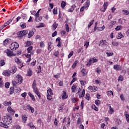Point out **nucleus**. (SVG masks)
<instances>
[{
	"label": "nucleus",
	"mask_w": 129,
	"mask_h": 129,
	"mask_svg": "<svg viewBox=\"0 0 129 129\" xmlns=\"http://www.w3.org/2000/svg\"><path fill=\"white\" fill-rule=\"evenodd\" d=\"M23 82V77L21 75H17L15 78V80L13 81L12 83L13 86H16L17 84H21Z\"/></svg>",
	"instance_id": "nucleus-1"
},
{
	"label": "nucleus",
	"mask_w": 129,
	"mask_h": 129,
	"mask_svg": "<svg viewBox=\"0 0 129 129\" xmlns=\"http://www.w3.org/2000/svg\"><path fill=\"white\" fill-rule=\"evenodd\" d=\"M3 121L5 124H11V122H13V119L12 117L10 116H6L3 118Z\"/></svg>",
	"instance_id": "nucleus-2"
},
{
	"label": "nucleus",
	"mask_w": 129,
	"mask_h": 129,
	"mask_svg": "<svg viewBox=\"0 0 129 129\" xmlns=\"http://www.w3.org/2000/svg\"><path fill=\"white\" fill-rule=\"evenodd\" d=\"M72 92H77V93H80V91H81V88L80 87H78L77 85H73V86L71 87Z\"/></svg>",
	"instance_id": "nucleus-3"
},
{
	"label": "nucleus",
	"mask_w": 129,
	"mask_h": 129,
	"mask_svg": "<svg viewBox=\"0 0 129 129\" xmlns=\"http://www.w3.org/2000/svg\"><path fill=\"white\" fill-rule=\"evenodd\" d=\"M28 54L26 55V58H30L33 54H34V51L33 50V46H29L28 49Z\"/></svg>",
	"instance_id": "nucleus-4"
},
{
	"label": "nucleus",
	"mask_w": 129,
	"mask_h": 129,
	"mask_svg": "<svg viewBox=\"0 0 129 129\" xmlns=\"http://www.w3.org/2000/svg\"><path fill=\"white\" fill-rule=\"evenodd\" d=\"M10 48L11 50L15 51V50H17L19 48V44L17 43V42H13L11 44Z\"/></svg>",
	"instance_id": "nucleus-5"
},
{
	"label": "nucleus",
	"mask_w": 129,
	"mask_h": 129,
	"mask_svg": "<svg viewBox=\"0 0 129 129\" xmlns=\"http://www.w3.org/2000/svg\"><path fill=\"white\" fill-rule=\"evenodd\" d=\"M28 30H23L20 32H17V35L18 37H24V36H26V35L28 34Z\"/></svg>",
	"instance_id": "nucleus-6"
},
{
	"label": "nucleus",
	"mask_w": 129,
	"mask_h": 129,
	"mask_svg": "<svg viewBox=\"0 0 129 129\" xmlns=\"http://www.w3.org/2000/svg\"><path fill=\"white\" fill-rule=\"evenodd\" d=\"M4 53L6 54L8 57H13V56L15 55L14 52L10 49H6L4 51Z\"/></svg>",
	"instance_id": "nucleus-7"
},
{
	"label": "nucleus",
	"mask_w": 129,
	"mask_h": 129,
	"mask_svg": "<svg viewBox=\"0 0 129 129\" xmlns=\"http://www.w3.org/2000/svg\"><path fill=\"white\" fill-rule=\"evenodd\" d=\"M90 3V2L89 1V0H87L85 5L81 8L80 12H83L84 10H87V9L89 7Z\"/></svg>",
	"instance_id": "nucleus-8"
},
{
	"label": "nucleus",
	"mask_w": 129,
	"mask_h": 129,
	"mask_svg": "<svg viewBox=\"0 0 129 129\" xmlns=\"http://www.w3.org/2000/svg\"><path fill=\"white\" fill-rule=\"evenodd\" d=\"M98 61V59H96L95 57H93L90 59L88 63L87 64V66H90V64H93V63H96V62Z\"/></svg>",
	"instance_id": "nucleus-9"
},
{
	"label": "nucleus",
	"mask_w": 129,
	"mask_h": 129,
	"mask_svg": "<svg viewBox=\"0 0 129 129\" xmlns=\"http://www.w3.org/2000/svg\"><path fill=\"white\" fill-rule=\"evenodd\" d=\"M33 92H34V93H35V94H37V95L39 97V98H41V94L40 93H39V90H38V88H33Z\"/></svg>",
	"instance_id": "nucleus-10"
},
{
	"label": "nucleus",
	"mask_w": 129,
	"mask_h": 129,
	"mask_svg": "<svg viewBox=\"0 0 129 129\" xmlns=\"http://www.w3.org/2000/svg\"><path fill=\"white\" fill-rule=\"evenodd\" d=\"M3 74L4 76H11V70L4 71L3 73Z\"/></svg>",
	"instance_id": "nucleus-11"
},
{
	"label": "nucleus",
	"mask_w": 129,
	"mask_h": 129,
	"mask_svg": "<svg viewBox=\"0 0 129 129\" xmlns=\"http://www.w3.org/2000/svg\"><path fill=\"white\" fill-rule=\"evenodd\" d=\"M88 89L91 92H95V91H97V88L94 86H90L88 87Z\"/></svg>",
	"instance_id": "nucleus-12"
},
{
	"label": "nucleus",
	"mask_w": 129,
	"mask_h": 129,
	"mask_svg": "<svg viewBox=\"0 0 129 129\" xmlns=\"http://www.w3.org/2000/svg\"><path fill=\"white\" fill-rule=\"evenodd\" d=\"M61 98L63 100L67 99V98H68V95H67V93H66V91H63V93L61 94Z\"/></svg>",
	"instance_id": "nucleus-13"
},
{
	"label": "nucleus",
	"mask_w": 129,
	"mask_h": 129,
	"mask_svg": "<svg viewBox=\"0 0 129 129\" xmlns=\"http://www.w3.org/2000/svg\"><path fill=\"white\" fill-rule=\"evenodd\" d=\"M28 117H27V115L25 114L22 115V121L23 123H26Z\"/></svg>",
	"instance_id": "nucleus-14"
},
{
	"label": "nucleus",
	"mask_w": 129,
	"mask_h": 129,
	"mask_svg": "<svg viewBox=\"0 0 129 129\" xmlns=\"http://www.w3.org/2000/svg\"><path fill=\"white\" fill-rule=\"evenodd\" d=\"M26 108L27 109H28V110H30L32 113H34V112H35V109L33 108V107H31L30 105H28L26 106Z\"/></svg>",
	"instance_id": "nucleus-15"
},
{
	"label": "nucleus",
	"mask_w": 129,
	"mask_h": 129,
	"mask_svg": "<svg viewBox=\"0 0 129 129\" xmlns=\"http://www.w3.org/2000/svg\"><path fill=\"white\" fill-rule=\"evenodd\" d=\"M99 45L101 47H105V46H106V45H107V42L105 40H101L100 41Z\"/></svg>",
	"instance_id": "nucleus-16"
},
{
	"label": "nucleus",
	"mask_w": 129,
	"mask_h": 129,
	"mask_svg": "<svg viewBox=\"0 0 129 129\" xmlns=\"http://www.w3.org/2000/svg\"><path fill=\"white\" fill-rule=\"evenodd\" d=\"M84 95H85V90L83 89L82 91L80 93L79 97V98H82V97H84Z\"/></svg>",
	"instance_id": "nucleus-17"
},
{
	"label": "nucleus",
	"mask_w": 129,
	"mask_h": 129,
	"mask_svg": "<svg viewBox=\"0 0 129 129\" xmlns=\"http://www.w3.org/2000/svg\"><path fill=\"white\" fill-rule=\"evenodd\" d=\"M113 68L115 70H116L117 71L121 70V66L118 64L114 65Z\"/></svg>",
	"instance_id": "nucleus-18"
},
{
	"label": "nucleus",
	"mask_w": 129,
	"mask_h": 129,
	"mask_svg": "<svg viewBox=\"0 0 129 129\" xmlns=\"http://www.w3.org/2000/svg\"><path fill=\"white\" fill-rule=\"evenodd\" d=\"M83 76H86L87 73H88V71L85 69H83L81 71Z\"/></svg>",
	"instance_id": "nucleus-19"
},
{
	"label": "nucleus",
	"mask_w": 129,
	"mask_h": 129,
	"mask_svg": "<svg viewBox=\"0 0 129 129\" xmlns=\"http://www.w3.org/2000/svg\"><path fill=\"white\" fill-rule=\"evenodd\" d=\"M107 6H108V2H105L103 5V10H101L102 12H105L106 11V9L107 8Z\"/></svg>",
	"instance_id": "nucleus-20"
},
{
	"label": "nucleus",
	"mask_w": 129,
	"mask_h": 129,
	"mask_svg": "<svg viewBox=\"0 0 129 129\" xmlns=\"http://www.w3.org/2000/svg\"><path fill=\"white\" fill-rule=\"evenodd\" d=\"M53 49V46H52V42H48V50L51 52V50Z\"/></svg>",
	"instance_id": "nucleus-21"
},
{
	"label": "nucleus",
	"mask_w": 129,
	"mask_h": 129,
	"mask_svg": "<svg viewBox=\"0 0 129 129\" xmlns=\"http://www.w3.org/2000/svg\"><path fill=\"white\" fill-rule=\"evenodd\" d=\"M113 112H114V109L113 108L111 107V106H109L108 113L109 114H113Z\"/></svg>",
	"instance_id": "nucleus-22"
},
{
	"label": "nucleus",
	"mask_w": 129,
	"mask_h": 129,
	"mask_svg": "<svg viewBox=\"0 0 129 129\" xmlns=\"http://www.w3.org/2000/svg\"><path fill=\"white\" fill-rule=\"evenodd\" d=\"M7 110L8 112H10V113H15V110L12 108L11 106H9L8 107Z\"/></svg>",
	"instance_id": "nucleus-23"
},
{
	"label": "nucleus",
	"mask_w": 129,
	"mask_h": 129,
	"mask_svg": "<svg viewBox=\"0 0 129 129\" xmlns=\"http://www.w3.org/2000/svg\"><path fill=\"white\" fill-rule=\"evenodd\" d=\"M3 104L5 106H9V105H12V102H11V101H5Z\"/></svg>",
	"instance_id": "nucleus-24"
},
{
	"label": "nucleus",
	"mask_w": 129,
	"mask_h": 129,
	"mask_svg": "<svg viewBox=\"0 0 129 129\" xmlns=\"http://www.w3.org/2000/svg\"><path fill=\"white\" fill-rule=\"evenodd\" d=\"M28 94L30 96V97L32 98V100H33V101H35L36 100V99L35 98V96H34V95L32 94L31 92H29Z\"/></svg>",
	"instance_id": "nucleus-25"
},
{
	"label": "nucleus",
	"mask_w": 129,
	"mask_h": 129,
	"mask_svg": "<svg viewBox=\"0 0 129 129\" xmlns=\"http://www.w3.org/2000/svg\"><path fill=\"white\" fill-rule=\"evenodd\" d=\"M33 36H34V31H30L28 35V38H32Z\"/></svg>",
	"instance_id": "nucleus-26"
},
{
	"label": "nucleus",
	"mask_w": 129,
	"mask_h": 129,
	"mask_svg": "<svg viewBox=\"0 0 129 129\" xmlns=\"http://www.w3.org/2000/svg\"><path fill=\"white\" fill-rule=\"evenodd\" d=\"M0 126L2 127H5V128H8L9 127L8 125H7L5 123H3L2 122H0Z\"/></svg>",
	"instance_id": "nucleus-27"
},
{
	"label": "nucleus",
	"mask_w": 129,
	"mask_h": 129,
	"mask_svg": "<svg viewBox=\"0 0 129 129\" xmlns=\"http://www.w3.org/2000/svg\"><path fill=\"white\" fill-rule=\"evenodd\" d=\"M47 95H53V91L51 88L47 90Z\"/></svg>",
	"instance_id": "nucleus-28"
},
{
	"label": "nucleus",
	"mask_w": 129,
	"mask_h": 129,
	"mask_svg": "<svg viewBox=\"0 0 129 129\" xmlns=\"http://www.w3.org/2000/svg\"><path fill=\"white\" fill-rule=\"evenodd\" d=\"M75 8H76V6H75V5H73L72 7L68 10V12L72 13V12L74 11V9H75Z\"/></svg>",
	"instance_id": "nucleus-29"
},
{
	"label": "nucleus",
	"mask_w": 129,
	"mask_h": 129,
	"mask_svg": "<svg viewBox=\"0 0 129 129\" xmlns=\"http://www.w3.org/2000/svg\"><path fill=\"white\" fill-rule=\"evenodd\" d=\"M122 13H123V14L125 15V16H128V15H129L128 10H123L122 11Z\"/></svg>",
	"instance_id": "nucleus-30"
},
{
	"label": "nucleus",
	"mask_w": 129,
	"mask_h": 129,
	"mask_svg": "<svg viewBox=\"0 0 129 129\" xmlns=\"http://www.w3.org/2000/svg\"><path fill=\"white\" fill-rule=\"evenodd\" d=\"M17 72V68L14 67L12 70H10V73H12V74H15Z\"/></svg>",
	"instance_id": "nucleus-31"
},
{
	"label": "nucleus",
	"mask_w": 129,
	"mask_h": 129,
	"mask_svg": "<svg viewBox=\"0 0 129 129\" xmlns=\"http://www.w3.org/2000/svg\"><path fill=\"white\" fill-rule=\"evenodd\" d=\"M116 38L117 39H121V38H123V35H122V34H121V33H118L117 36H116Z\"/></svg>",
	"instance_id": "nucleus-32"
},
{
	"label": "nucleus",
	"mask_w": 129,
	"mask_h": 129,
	"mask_svg": "<svg viewBox=\"0 0 129 129\" xmlns=\"http://www.w3.org/2000/svg\"><path fill=\"white\" fill-rule=\"evenodd\" d=\"M115 24H116V22L114 21H111L110 23L109 28H112V27H113V25H115Z\"/></svg>",
	"instance_id": "nucleus-33"
},
{
	"label": "nucleus",
	"mask_w": 129,
	"mask_h": 129,
	"mask_svg": "<svg viewBox=\"0 0 129 129\" xmlns=\"http://www.w3.org/2000/svg\"><path fill=\"white\" fill-rule=\"evenodd\" d=\"M107 95H108V96H110V95H112V96H113V92H112V91H107L106 92Z\"/></svg>",
	"instance_id": "nucleus-34"
},
{
	"label": "nucleus",
	"mask_w": 129,
	"mask_h": 129,
	"mask_svg": "<svg viewBox=\"0 0 129 129\" xmlns=\"http://www.w3.org/2000/svg\"><path fill=\"white\" fill-rule=\"evenodd\" d=\"M105 27L104 25H103L101 27H97V31H99V32H101V31H103V29H105Z\"/></svg>",
	"instance_id": "nucleus-35"
},
{
	"label": "nucleus",
	"mask_w": 129,
	"mask_h": 129,
	"mask_svg": "<svg viewBox=\"0 0 129 129\" xmlns=\"http://www.w3.org/2000/svg\"><path fill=\"white\" fill-rule=\"evenodd\" d=\"M93 23H94V20H92L88 24V29H89L92 25H93Z\"/></svg>",
	"instance_id": "nucleus-36"
},
{
	"label": "nucleus",
	"mask_w": 129,
	"mask_h": 129,
	"mask_svg": "<svg viewBox=\"0 0 129 129\" xmlns=\"http://www.w3.org/2000/svg\"><path fill=\"white\" fill-rule=\"evenodd\" d=\"M20 26L21 27L22 29H25V28H26V23L21 22L20 23Z\"/></svg>",
	"instance_id": "nucleus-37"
},
{
	"label": "nucleus",
	"mask_w": 129,
	"mask_h": 129,
	"mask_svg": "<svg viewBox=\"0 0 129 129\" xmlns=\"http://www.w3.org/2000/svg\"><path fill=\"white\" fill-rule=\"evenodd\" d=\"M42 17H40L39 18L36 17L35 18V21L36 22H40V21H42Z\"/></svg>",
	"instance_id": "nucleus-38"
},
{
	"label": "nucleus",
	"mask_w": 129,
	"mask_h": 129,
	"mask_svg": "<svg viewBox=\"0 0 129 129\" xmlns=\"http://www.w3.org/2000/svg\"><path fill=\"white\" fill-rule=\"evenodd\" d=\"M57 27H58V24L55 22L52 25V28L53 30H56V29H57Z\"/></svg>",
	"instance_id": "nucleus-39"
},
{
	"label": "nucleus",
	"mask_w": 129,
	"mask_h": 129,
	"mask_svg": "<svg viewBox=\"0 0 129 129\" xmlns=\"http://www.w3.org/2000/svg\"><path fill=\"white\" fill-rule=\"evenodd\" d=\"M5 64H6V62H5V60L4 59H2L0 61V66L3 67Z\"/></svg>",
	"instance_id": "nucleus-40"
},
{
	"label": "nucleus",
	"mask_w": 129,
	"mask_h": 129,
	"mask_svg": "<svg viewBox=\"0 0 129 129\" xmlns=\"http://www.w3.org/2000/svg\"><path fill=\"white\" fill-rule=\"evenodd\" d=\"M9 39H6L4 41V45L5 46H7V45H8V44H9Z\"/></svg>",
	"instance_id": "nucleus-41"
},
{
	"label": "nucleus",
	"mask_w": 129,
	"mask_h": 129,
	"mask_svg": "<svg viewBox=\"0 0 129 129\" xmlns=\"http://www.w3.org/2000/svg\"><path fill=\"white\" fill-rule=\"evenodd\" d=\"M66 6V2L62 1L61 3V7L62 9H64V7Z\"/></svg>",
	"instance_id": "nucleus-42"
},
{
	"label": "nucleus",
	"mask_w": 129,
	"mask_h": 129,
	"mask_svg": "<svg viewBox=\"0 0 129 129\" xmlns=\"http://www.w3.org/2000/svg\"><path fill=\"white\" fill-rule=\"evenodd\" d=\"M112 45H113V46H114L115 47H116L117 46H118V42L116 41H112Z\"/></svg>",
	"instance_id": "nucleus-43"
},
{
	"label": "nucleus",
	"mask_w": 129,
	"mask_h": 129,
	"mask_svg": "<svg viewBox=\"0 0 129 129\" xmlns=\"http://www.w3.org/2000/svg\"><path fill=\"white\" fill-rule=\"evenodd\" d=\"M121 29H122V26H116V27L115 28V30L116 31H119V30H121Z\"/></svg>",
	"instance_id": "nucleus-44"
},
{
	"label": "nucleus",
	"mask_w": 129,
	"mask_h": 129,
	"mask_svg": "<svg viewBox=\"0 0 129 129\" xmlns=\"http://www.w3.org/2000/svg\"><path fill=\"white\" fill-rule=\"evenodd\" d=\"M37 88V84L36 83V80L33 81V83L32 84V88Z\"/></svg>",
	"instance_id": "nucleus-45"
},
{
	"label": "nucleus",
	"mask_w": 129,
	"mask_h": 129,
	"mask_svg": "<svg viewBox=\"0 0 129 129\" xmlns=\"http://www.w3.org/2000/svg\"><path fill=\"white\" fill-rule=\"evenodd\" d=\"M77 63H78V60H76L74 62V63H73V64L72 66V67H73V69H74V68H75V67H76V66L77 65Z\"/></svg>",
	"instance_id": "nucleus-46"
},
{
	"label": "nucleus",
	"mask_w": 129,
	"mask_h": 129,
	"mask_svg": "<svg viewBox=\"0 0 129 129\" xmlns=\"http://www.w3.org/2000/svg\"><path fill=\"white\" fill-rule=\"evenodd\" d=\"M73 54H74V52L72 51L70 52L69 54L68 55V58L70 59L72 56H73Z\"/></svg>",
	"instance_id": "nucleus-47"
},
{
	"label": "nucleus",
	"mask_w": 129,
	"mask_h": 129,
	"mask_svg": "<svg viewBox=\"0 0 129 129\" xmlns=\"http://www.w3.org/2000/svg\"><path fill=\"white\" fill-rule=\"evenodd\" d=\"M77 123L78 124H81V123H82V119H81V118H78Z\"/></svg>",
	"instance_id": "nucleus-48"
},
{
	"label": "nucleus",
	"mask_w": 129,
	"mask_h": 129,
	"mask_svg": "<svg viewBox=\"0 0 129 129\" xmlns=\"http://www.w3.org/2000/svg\"><path fill=\"white\" fill-rule=\"evenodd\" d=\"M52 12L54 15H57L58 14L57 8H54L53 9Z\"/></svg>",
	"instance_id": "nucleus-49"
},
{
	"label": "nucleus",
	"mask_w": 129,
	"mask_h": 129,
	"mask_svg": "<svg viewBox=\"0 0 129 129\" xmlns=\"http://www.w3.org/2000/svg\"><path fill=\"white\" fill-rule=\"evenodd\" d=\"M107 57H111L113 55V52H106Z\"/></svg>",
	"instance_id": "nucleus-50"
},
{
	"label": "nucleus",
	"mask_w": 129,
	"mask_h": 129,
	"mask_svg": "<svg viewBox=\"0 0 129 129\" xmlns=\"http://www.w3.org/2000/svg\"><path fill=\"white\" fill-rule=\"evenodd\" d=\"M89 46V41L85 42L84 44V46L86 47V49H87Z\"/></svg>",
	"instance_id": "nucleus-51"
},
{
	"label": "nucleus",
	"mask_w": 129,
	"mask_h": 129,
	"mask_svg": "<svg viewBox=\"0 0 129 129\" xmlns=\"http://www.w3.org/2000/svg\"><path fill=\"white\" fill-rule=\"evenodd\" d=\"M96 72H97V73H98V74H100L101 73V70H100V69L99 68H97L96 69Z\"/></svg>",
	"instance_id": "nucleus-52"
},
{
	"label": "nucleus",
	"mask_w": 129,
	"mask_h": 129,
	"mask_svg": "<svg viewBox=\"0 0 129 129\" xmlns=\"http://www.w3.org/2000/svg\"><path fill=\"white\" fill-rule=\"evenodd\" d=\"M86 99L87 100H90V95L88 93H87L86 95Z\"/></svg>",
	"instance_id": "nucleus-53"
},
{
	"label": "nucleus",
	"mask_w": 129,
	"mask_h": 129,
	"mask_svg": "<svg viewBox=\"0 0 129 129\" xmlns=\"http://www.w3.org/2000/svg\"><path fill=\"white\" fill-rule=\"evenodd\" d=\"M63 106H64V104H60V106L59 108V111L62 112V110H63Z\"/></svg>",
	"instance_id": "nucleus-54"
},
{
	"label": "nucleus",
	"mask_w": 129,
	"mask_h": 129,
	"mask_svg": "<svg viewBox=\"0 0 129 129\" xmlns=\"http://www.w3.org/2000/svg\"><path fill=\"white\" fill-rule=\"evenodd\" d=\"M40 47L41 48H44L45 47V43H44L43 41H41L40 43Z\"/></svg>",
	"instance_id": "nucleus-55"
},
{
	"label": "nucleus",
	"mask_w": 129,
	"mask_h": 129,
	"mask_svg": "<svg viewBox=\"0 0 129 129\" xmlns=\"http://www.w3.org/2000/svg\"><path fill=\"white\" fill-rule=\"evenodd\" d=\"M45 27V24L43 23H41L38 26H37V28H44Z\"/></svg>",
	"instance_id": "nucleus-56"
},
{
	"label": "nucleus",
	"mask_w": 129,
	"mask_h": 129,
	"mask_svg": "<svg viewBox=\"0 0 129 129\" xmlns=\"http://www.w3.org/2000/svg\"><path fill=\"white\" fill-rule=\"evenodd\" d=\"M2 78H0V87H4V82L2 81Z\"/></svg>",
	"instance_id": "nucleus-57"
},
{
	"label": "nucleus",
	"mask_w": 129,
	"mask_h": 129,
	"mask_svg": "<svg viewBox=\"0 0 129 129\" xmlns=\"http://www.w3.org/2000/svg\"><path fill=\"white\" fill-rule=\"evenodd\" d=\"M27 76H31L32 75V71L31 70H29L27 72Z\"/></svg>",
	"instance_id": "nucleus-58"
},
{
	"label": "nucleus",
	"mask_w": 129,
	"mask_h": 129,
	"mask_svg": "<svg viewBox=\"0 0 129 129\" xmlns=\"http://www.w3.org/2000/svg\"><path fill=\"white\" fill-rule=\"evenodd\" d=\"M53 77H54L56 79H58V78H60V74L59 73L56 74V75H55L53 76Z\"/></svg>",
	"instance_id": "nucleus-59"
},
{
	"label": "nucleus",
	"mask_w": 129,
	"mask_h": 129,
	"mask_svg": "<svg viewBox=\"0 0 129 129\" xmlns=\"http://www.w3.org/2000/svg\"><path fill=\"white\" fill-rule=\"evenodd\" d=\"M101 102L99 100H95V104H96V105H99V104H100Z\"/></svg>",
	"instance_id": "nucleus-60"
},
{
	"label": "nucleus",
	"mask_w": 129,
	"mask_h": 129,
	"mask_svg": "<svg viewBox=\"0 0 129 129\" xmlns=\"http://www.w3.org/2000/svg\"><path fill=\"white\" fill-rule=\"evenodd\" d=\"M72 101L73 103H75V102H77V98L74 97L72 99Z\"/></svg>",
	"instance_id": "nucleus-61"
},
{
	"label": "nucleus",
	"mask_w": 129,
	"mask_h": 129,
	"mask_svg": "<svg viewBox=\"0 0 129 129\" xmlns=\"http://www.w3.org/2000/svg\"><path fill=\"white\" fill-rule=\"evenodd\" d=\"M92 108H94V110L96 111H98V107H96L95 105H93Z\"/></svg>",
	"instance_id": "nucleus-62"
},
{
	"label": "nucleus",
	"mask_w": 129,
	"mask_h": 129,
	"mask_svg": "<svg viewBox=\"0 0 129 129\" xmlns=\"http://www.w3.org/2000/svg\"><path fill=\"white\" fill-rule=\"evenodd\" d=\"M65 26L67 32H69V26L67 24H66Z\"/></svg>",
	"instance_id": "nucleus-63"
},
{
	"label": "nucleus",
	"mask_w": 129,
	"mask_h": 129,
	"mask_svg": "<svg viewBox=\"0 0 129 129\" xmlns=\"http://www.w3.org/2000/svg\"><path fill=\"white\" fill-rule=\"evenodd\" d=\"M5 86L6 88H9V87H10V83L9 82L6 83L5 84Z\"/></svg>",
	"instance_id": "nucleus-64"
}]
</instances>
